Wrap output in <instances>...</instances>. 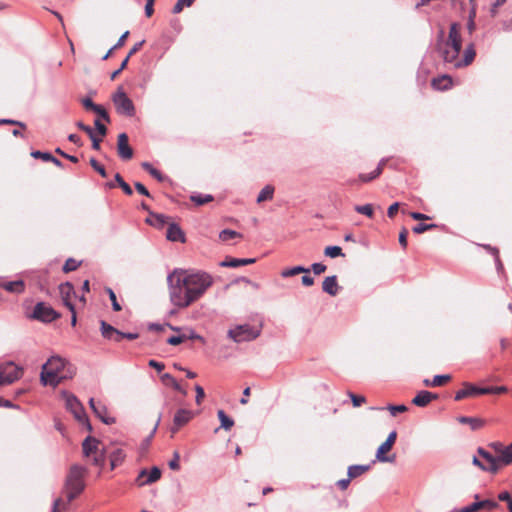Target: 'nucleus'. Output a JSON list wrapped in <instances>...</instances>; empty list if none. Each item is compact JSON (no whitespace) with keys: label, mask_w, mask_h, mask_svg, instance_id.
<instances>
[{"label":"nucleus","mask_w":512,"mask_h":512,"mask_svg":"<svg viewBox=\"0 0 512 512\" xmlns=\"http://www.w3.org/2000/svg\"><path fill=\"white\" fill-rule=\"evenodd\" d=\"M167 284L171 303L186 308L204 295L213 284V278L203 271L174 269L167 276Z\"/></svg>","instance_id":"1"},{"label":"nucleus","mask_w":512,"mask_h":512,"mask_svg":"<svg viewBox=\"0 0 512 512\" xmlns=\"http://www.w3.org/2000/svg\"><path fill=\"white\" fill-rule=\"evenodd\" d=\"M437 48L444 62L452 64L454 67H465L471 64L475 58L476 51L473 43L467 45L464 50L463 59H459L462 48V40L460 35V25L452 23L449 29L448 38L444 39L443 30L440 31Z\"/></svg>","instance_id":"2"},{"label":"nucleus","mask_w":512,"mask_h":512,"mask_svg":"<svg viewBox=\"0 0 512 512\" xmlns=\"http://www.w3.org/2000/svg\"><path fill=\"white\" fill-rule=\"evenodd\" d=\"M76 368L59 355L51 356L41 368L40 381L44 386L57 387L62 381L72 379Z\"/></svg>","instance_id":"3"},{"label":"nucleus","mask_w":512,"mask_h":512,"mask_svg":"<svg viewBox=\"0 0 512 512\" xmlns=\"http://www.w3.org/2000/svg\"><path fill=\"white\" fill-rule=\"evenodd\" d=\"M87 474V469L81 465L74 464L71 466L65 480L64 490L69 502L74 500L85 489L84 478Z\"/></svg>","instance_id":"4"},{"label":"nucleus","mask_w":512,"mask_h":512,"mask_svg":"<svg viewBox=\"0 0 512 512\" xmlns=\"http://www.w3.org/2000/svg\"><path fill=\"white\" fill-rule=\"evenodd\" d=\"M62 398L65 401V406L68 411H70L74 418L81 424H83L88 431H92V426L89 422V419L86 415L85 409L79 399L72 393L67 391H63L61 393Z\"/></svg>","instance_id":"5"},{"label":"nucleus","mask_w":512,"mask_h":512,"mask_svg":"<svg viewBox=\"0 0 512 512\" xmlns=\"http://www.w3.org/2000/svg\"><path fill=\"white\" fill-rule=\"evenodd\" d=\"M261 334V329L250 324L236 325L227 332V337L235 343L250 342L257 339Z\"/></svg>","instance_id":"6"},{"label":"nucleus","mask_w":512,"mask_h":512,"mask_svg":"<svg viewBox=\"0 0 512 512\" xmlns=\"http://www.w3.org/2000/svg\"><path fill=\"white\" fill-rule=\"evenodd\" d=\"M112 100L118 114L128 117L135 115V106L121 87L115 92Z\"/></svg>","instance_id":"7"},{"label":"nucleus","mask_w":512,"mask_h":512,"mask_svg":"<svg viewBox=\"0 0 512 512\" xmlns=\"http://www.w3.org/2000/svg\"><path fill=\"white\" fill-rule=\"evenodd\" d=\"M0 373L4 382L8 385L22 377L23 369L10 361L0 365Z\"/></svg>","instance_id":"8"},{"label":"nucleus","mask_w":512,"mask_h":512,"mask_svg":"<svg viewBox=\"0 0 512 512\" xmlns=\"http://www.w3.org/2000/svg\"><path fill=\"white\" fill-rule=\"evenodd\" d=\"M397 438L396 431L389 433L387 439L378 447L376 452V460L382 463H392L395 456H386L385 453L390 451Z\"/></svg>","instance_id":"9"},{"label":"nucleus","mask_w":512,"mask_h":512,"mask_svg":"<svg viewBox=\"0 0 512 512\" xmlns=\"http://www.w3.org/2000/svg\"><path fill=\"white\" fill-rule=\"evenodd\" d=\"M58 317L57 313L50 307L40 302L33 310V318L43 322H52Z\"/></svg>","instance_id":"10"},{"label":"nucleus","mask_w":512,"mask_h":512,"mask_svg":"<svg viewBox=\"0 0 512 512\" xmlns=\"http://www.w3.org/2000/svg\"><path fill=\"white\" fill-rule=\"evenodd\" d=\"M477 453L481 460L485 463V467H482V471L489 472L492 474L497 473V462L496 455L491 454L486 449L479 447Z\"/></svg>","instance_id":"11"},{"label":"nucleus","mask_w":512,"mask_h":512,"mask_svg":"<svg viewBox=\"0 0 512 512\" xmlns=\"http://www.w3.org/2000/svg\"><path fill=\"white\" fill-rule=\"evenodd\" d=\"M117 151L120 158L123 160H129L133 156V150L129 146L128 136L126 133H121L118 135L117 140Z\"/></svg>","instance_id":"12"},{"label":"nucleus","mask_w":512,"mask_h":512,"mask_svg":"<svg viewBox=\"0 0 512 512\" xmlns=\"http://www.w3.org/2000/svg\"><path fill=\"white\" fill-rule=\"evenodd\" d=\"M59 293L63 304L71 311L74 312V305L71 302L72 296L75 295V290L73 285L70 282H65L60 284Z\"/></svg>","instance_id":"13"},{"label":"nucleus","mask_w":512,"mask_h":512,"mask_svg":"<svg viewBox=\"0 0 512 512\" xmlns=\"http://www.w3.org/2000/svg\"><path fill=\"white\" fill-rule=\"evenodd\" d=\"M89 406L94 412V414L105 424H112L115 422V419L109 417L107 415V408L104 404L100 402H95L93 398L89 400Z\"/></svg>","instance_id":"14"},{"label":"nucleus","mask_w":512,"mask_h":512,"mask_svg":"<svg viewBox=\"0 0 512 512\" xmlns=\"http://www.w3.org/2000/svg\"><path fill=\"white\" fill-rule=\"evenodd\" d=\"M487 392H488V390H484L483 388H479L472 384L465 383L464 387L456 392L455 400L460 401L467 397L484 395Z\"/></svg>","instance_id":"15"},{"label":"nucleus","mask_w":512,"mask_h":512,"mask_svg":"<svg viewBox=\"0 0 512 512\" xmlns=\"http://www.w3.org/2000/svg\"><path fill=\"white\" fill-rule=\"evenodd\" d=\"M161 477V470L158 467H153L149 472L142 470L138 476L140 486L152 484L159 480Z\"/></svg>","instance_id":"16"},{"label":"nucleus","mask_w":512,"mask_h":512,"mask_svg":"<svg viewBox=\"0 0 512 512\" xmlns=\"http://www.w3.org/2000/svg\"><path fill=\"white\" fill-rule=\"evenodd\" d=\"M100 441L92 436H88L82 442V451L85 457H92L100 450Z\"/></svg>","instance_id":"17"},{"label":"nucleus","mask_w":512,"mask_h":512,"mask_svg":"<svg viewBox=\"0 0 512 512\" xmlns=\"http://www.w3.org/2000/svg\"><path fill=\"white\" fill-rule=\"evenodd\" d=\"M498 506L499 505L497 502L490 499H485L481 501H476L466 507H463L459 509L457 512H477L479 509L482 508L496 509Z\"/></svg>","instance_id":"18"},{"label":"nucleus","mask_w":512,"mask_h":512,"mask_svg":"<svg viewBox=\"0 0 512 512\" xmlns=\"http://www.w3.org/2000/svg\"><path fill=\"white\" fill-rule=\"evenodd\" d=\"M497 472L504 466L512 463V443L502 449L498 455H496Z\"/></svg>","instance_id":"19"},{"label":"nucleus","mask_w":512,"mask_h":512,"mask_svg":"<svg viewBox=\"0 0 512 512\" xmlns=\"http://www.w3.org/2000/svg\"><path fill=\"white\" fill-rule=\"evenodd\" d=\"M436 398L437 395L432 394L429 391L422 390L412 399V403L418 407H425Z\"/></svg>","instance_id":"20"},{"label":"nucleus","mask_w":512,"mask_h":512,"mask_svg":"<svg viewBox=\"0 0 512 512\" xmlns=\"http://www.w3.org/2000/svg\"><path fill=\"white\" fill-rule=\"evenodd\" d=\"M255 258H231L227 257L225 260L220 262L221 267L237 268L243 265H249L255 263Z\"/></svg>","instance_id":"21"},{"label":"nucleus","mask_w":512,"mask_h":512,"mask_svg":"<svg viewBox=\"0 0 512 512\" xmlns=\"http://www.w3.org/2000/svg\"><path fill=\"white\" fill-rule=\"evenodd\" d=\"M193 418V412L188 409H179L176 411L173 423L175 426H184Z\"/></svg>","instance_id":"22"},{"label":"nucleus","mask_w":512,"mask_h":512,"mask_svg":"<svg viewBox=\"0 0 512 512\" xmlns=\"http://www.w3.org/2000/svg\"><path fill=\"white\" fill-rule=\"evenodd\" d=\"M322 289L325 293L331 296L337 295L339 291V286L337 284L336 276L333 275L326 277L322 283Z\"/></svg>","instance_id":"23"},{"label":"nucleus","mask_w":512,"mask_h":512,"mask_svg":"<svg viewBox=\"0 0 512 512\" xmlns=\"http://www.w3.org/2000/svg\"><path fill=\"white\" fill-rule=\"evenodd\" d=\"M452 84V78L448 75H442L432 80V87L440 91L451 88Z\"/></svg>","instance_id":"24"},{"label":"nucleus","mask_w":512,"mask_h":512,"mask_svg":"<svg viewBox=\"0 0 512 512\" xmlns=\"http://www.w3.org/2000/svg\"><path fill=\"white\" fill-rule=\"evenodd\" d=\"M101 332L103 337L109 340H115L116 342H119V335L120 331L115 329L110 324L106 323L105 321H101Z\"/></svg>","instance_id":"25"},{"label":"nucleus","mask_w":512,"mask_h":512,"mask_svg":"<svg viewBox=\"0 0 512 512\" xmlns=\"http://www.w3.org/2000/svg\"><path fill=\"white\" fill-rule=\"evenodd\" d=\"M166 236H167V239L170 241H174V242H176V241L184 242L185 241L183 231L176 224L169 225V227L167 229Z\"/></svg>","instance_id":"26"},{"label":"nucleus","mask_w":512,"mask_h":512,"mask_svg":"<svg viewBox=\"0 0 512 512\" xmlns=\"http://www.w3.org/2000/svg\"><path fill=\"white\" fill-rule=\"evenodd\" d=\"M126 457L124 451L120 448L114 450L110 454V466L111 469H115L117 466L121 465Z\"/></svg>","instance_id":"27"},{"label":"nucleus","mask_w":512,"mask_h":512,"mask_svg":"<svg viewBox=\"0 0 512 512\" xmlns=\"http://www.w3.org/2000/svg\"><path fill=\"white\" fill-rule=\"evenodd\" d=\"M2 287L8 292L22 293L24 291V282L22 280L10 281L3 283Z\"/></svg>","instance_id":"28"},{"label":"nucleus","mask_w":512,"mask_h":512,"mask_svg":"<svg viewBox=\"0 0 512 512\" xmlns=\"http://www.w3.org/2000/svg\"><path fill=\"white\" fill-rule=\"evenodd\" d=\"M275 188L268 184L258 194L257 203H262L267 200H272L274 196Z\"/></svg>","instance_id":"29"},{"label":"nucleus","mask_w":512,"mask_h":512,"mask_svg":"<svg viewBox=\"0 0 512 512\" xmlns=\"http://www.w3.org/2000/svg\"><path fill=\"white\" fill-rule=\"evenodd\" d=\"M147 223L152 226L161 228L166 223V217L163 214H157L150 212L149 217L147 218Z\"/></svg>","instance_id":"30"},{"label":"nucleus","mask_w":512,"mask_h":512,"mask_svg":"<svg viewBox=\"0 0 512 512\" xmlns=\"http://www.w3.org/2000/svg\"><path fill=\"white\" fill-rule=\"evenodd\" d=\"M370 469V465H352L348 467L349 478H356Z\"/></svg>","instance_id":"31"},{"label":"nucleus","mask_w":512,"mask_h":512,"mask_svg":"<svg viewBox=\"0 0 512 512\" xmlns=\"http://www.w3.org/2000/svg\"><path fill=\"white\" fill-rule=\"evenodd\" d=\"M217 416L221 422L220 428L230 430L234 425V420L230 418L223 410H218Z\"/></svg>","instance_id":"32"},{"label":"nucleus","mask_w":512,"mask_h":512,"mask_svg":"<svg viewBox=\"0 0 512 512\" xmlns=\"http://www.w3.org/2000/svg\"><path fill=\"white\" fill-rule=\"evenodd\" d=\"M309 272H310L309 268H305L303 266H295V267L284 269L281 272V276L283 278H288V277L295 276L299 273H309Z\"/></svg>","instance_id":"33"},{"label":"nucleus","mask_w":512,"mask_h":512,"mask_svg":"<svg viewBox=\"0 0 512 512\" xmlns=\"http://www.w3.org/2000/svg\"><path fill=\"white\" fill-rule=\"evenodd\" d=\"M213 199H214L213 196L210 194L198 193V194H192L190 196V200L198 206L209 203V202L213 201Z\"/></svg>","instance_id":"34"},{"label":"nucleus","mask_w":512,"mask_h":512,"mask_svg":"<svg viewBox=\"0 0 512 512\" xmlns=\"http://www.w3.org/2000/svg\"><path fill=\"white\" fill-rule=\"evenodd\" d=\"M459 422L465 423V424H470V426H471V428L473 430L480 429L484 425V421L482 419H480V418H473V417H466V416L460 417L459 418Z\"/></svg>","instance_id":"35"},{"label":"nucleus","mask_w":512,"mask_h":512,"mask_svg":"<svg viewBox=\"0 0 512 512\" xmlns=\"http://www.w3.org/2000/svg\"><path fill=\"white\" fill-rule=\"evenodd\" d=\"M106 462V453L104 449H100L97 454L92 456L93 465L103 468Z\"/></svg>","instance_id":"36"},{"label":"nucleus","mask_w":512,"mask_h":512,"mask_svg":"<svg viewBox=\"0 0 512 512\" xmlns=\"http://www.w3.org/2000/svg\"><path fill=\"white\" fill-rule=\"evenodd\" d=\"M242 235L238 233L237 231L230 230V229H224L219 233V239L223 242H226L230 239L234 238H241Z\"/></svg>","instance_id":"37"},{"label":"nucleus","mask_w":512,"mask_h":512,"mask_svg":"<svg viewBox=\"0 0 512 512\" xmlns=\"http://www.w3.org/2000/svg\"><path fill=\"white\" fill-rule=\"evenodd\" d=\"M142 167L144 170H146L152 177L156 178L159 182H162L164 180L163 175L160 171L155 169L150 163L143 162Z\"/></svg>","instance_id":"38"},{"label":"nucleus","mask_w":512,"mask_h":512,"mask_svg":"<svg viewBox=\"0 0 512 512\" xmlns=\"http://www.w3.org/2000/svg\"><path fill=\"white\" fill-rule=\"evenodd\" d=\"M161 381L167 386H172L175 390H180V384L177 380L169 373H165L161 376Z\"/></svg>","instance_id":"39"},{"label":"nucleus","mask_w":512,"mask_h":512,"mask_svg":"<svg viewBox=\"0 0 512 512\" xmlns=\"http://www.w3.org/2000/svg\"><path fill=\"white\" fill-rule=\"evenodd\" d=\"M355 211L359 214L365 215L369 218H372L374 215L373 207L371 204H365V205H356L354 207Z\"/></svg>","instance_id":"40"},{"label":"nucleus","mask_w":512,"mask_h":512,"mask_svg":"<svg viewBox=\"0 0 512 512\" xmlns=\"http://www.w3.org/2000/svg\"><path fill=\"white\" fill-rule=\"evenodd\" d=\"M324 255L330 258H336L339 256H344L341 247L339 246H328L324 250Z\"/></svg>","instance_id":"41"},{"label":"nucleus","mask_w":512,"mask_h":512,"mask_svg":"<svg viewBox=\"0 0 512 512\" xmlns=\"http://www.w3.org/2000/svg\"><path fill=\"white\" fill-rule=\"evenodd\" d=\"M194 0H177L174 5L172 12L174 14L180 13L184 7H190L193 4Z\"/></svg>","instance_id":"42"},{"label":"nucleus","mask_w":512,"mask_h":512,"mask_svg":"<svg viewBox=\"0 0 512 512\" xmlns=\"http://www.w3.org/2000/svg\"><path fill=\"white\" fill-rule=\"evenodd\" d=\"M81 262L73 259V258H69L66 260L64 266H63V271L65 273H68V272H71V271H74L78 268V266L80 265Z\"/></svg>","instance_id":"43"},{"label":"nucleus","mask_w":512,"mask_h":512,"mask_svg":"<svg viewBox=\"0 0 512 512\" xmlns=\"http://www.w3.org/2000/svg\"><path fill=\"white\" fill-rule=\"evenodd\" d=\"M115 181L118 183V185L122 188L125 194L131 195L133 193L131 187L123 180L121 175L117 173L115 175Z\"/></svg>","instance_id":"44"},{"label":"nucleus","mask_w":512,"mask_h":512,"mask_svg":"<svg viewBox=\"0 0 512 512\" xmlns=\"http://www.w3.org/2000/svg\"><path fill=\"white\" fill-rule=\"evenodd\" d=\"M437 225L436 224H423V223H420V224H417L416 226L413 227V232L415 234H422L428 230H431V229H434L436 228Z\"/></svg>","instance_id":"45"},{"label":"nucleus","mask_w":512,"mask_h":512,"mask_svg":"<svg viewBox=\"0 0 512 512\" xmlns=\"http://www.w3.org/2000/svg\"><path fill=\"white\" fill-rule=\"evenodd\" d=\"M483 248H485L487 251H489L491 254L495 256V262L497 265V269L500 270L502 268V263L499 258V251L496 247H492L491 245H482Z\"/></svg>","instance_id":"46"},{"label":"nucleus","mask_w":512,"mask_h":512,"mask_svg":"<svg viewBox=\"0 0 512 512\" xmlns=\"http://www.w3.org/2000/svg\"><path fill=\"white\" fill-rule=\"evenodd\" d=\"M451 379L450 375H436L431 380L432 387H437L443 385L445 382Z\"/></svg>","instance_id":"47"},{"label":"nucleus","mask_w":512,"mask_h":512,"mask_svg":"<svg viewBox=\"0 0 512 512\" xmlns=\"http://www.w3.org/2000/svg\"><path fill=\"white\" fill-rule=\"evenodd\" d=\"M379 175H380V169H375L374 171H372V172H371V173H369V174L361 173V174L359 175V179H360V181H362V182H369V181H372V180H374L375 178H377Z\"/></svg>","instance_id":"48"},{"label":"nucleus","mask_w":512,"mask_h":512,"mask_svg":"<svg viewBox=\"0 0 512 512\" xmlns=\"http://www.w3.org/2000/svg\"><path fill=\"white\" fill-rule=\"evenodd\" d=\"M386 409L390 411L392 416H396L397 413L406 412L408 408L404 404H401V405H388Z\"/></svg>","instance_id":"49"},{"label":"nucleus","mask_w":512,"mask_h":512,"mask_svg":"<svg viewBox=\"0 0 512 512\" xmlns=\"http://www.w3.org/2000/svg\"><path fill=\"white\" fill-rule=\"evenodd\" d=\"M90 165L96 170L102 177H107L106 170L104 166L100 165L95 158L90 159Z\"/></svg>","instance_id":"50"},{"label":"nucleus","mask_w":512,"mask_h":512,"mask_svg":"<svg viewBox=\"0 0 512 512\" xmlns=\"http://www.w3.org/2000/svg\"><path fill=\"white\" fill-rule=\"evenodd\" d=\"M179 459H180V454L177 451H175L173 453V458L168 463L169 468L171 470L177 471L180 469Z\"/></svg>","instance_id":"51"},{"label":"nucleus","mask_w":512,"mask_h":512,"mask_svg":"<svg viewBox=\"0 0 512 512\" xmlns=\"http://www.w3.org/2000/svg\"><path fill=\"white\" fill-rule=\"evenodd\" d=\"M349 397H350L354 407H359L363 403L366 402V398L364 396L356 395L351 392L349 393Z\"/></svg>","instance_id":"52"},{"label":"nucleus","mask_w":512,"mask_h":512,"mask_svg":"<svg viewBox=\"0 0 512 512\" xmlns=\"http://www.w3.org/2000/svg\"><path fill=\"white\" fill-rule=\"evenodd\" d=\"M107 292L109 294V298L111 300L113 310L114 311H120L121 310V306H120V304L117 301L116 294L114 293V291L111 288H108Z\"/></svg>","instance_id":"53"},{"label":"nucleus","mask_w":512,"mask_h":512,"mask_svg":"<svg viewBox=\"0 0 512 512\" xmlns=\"http://www.w3.org/2000/svg\"><path fill=\"white\" fill-rule=\"evenodd\" d=\"M31 156L34 158H41L42 160L48 162L52 159V154L48 152L34 151L31 153Z\"/></svg>","instance_id":"54"},{"label":"nucleus","mask_w":512,"mask_h":512,"mask_svg":"<svg viewBox=\"0 0 512 512\" xmlns=\"http://www.w3.org/2000/svg\"><path fill=\"white\" fill-rule=\"evenodd\" d=\"M484 390H488L486 394H501L507 391L505 386H497V387H483Z\"/></svg>","instance_id":"55"},{"label":"nucleus","mask_w":512,"mask_h":512,"mask_svg":"<svg viewBox=\"0 0 512 512\" xmlns=\"http://www.w3.org/2000/svg\"><path fill=\"white\" fill-rule=\"evenodd\" d=\"M186 339V336L180 335V336H171L167 339V343L170 345H179Z\"/></svg>","instance_id":"56"},{"label":"nucleus","mask_w":512,"mask_h":512,"mask_svg":"<svg viewBox=\"0 0 512 512\" xmlns=\"http://www.w3.org/2000/svg\"><path fill=\"white\" fill-rule=\"evenodd\" d=\"M82 105L85 109L94 111L97 109L98 104H95L90 98H84L82 100Z\"/></svg>","instance_id":"57"},{"label":"nucleus","mask_w":512,"mask_h":512,"mask_svg":"<svg viewBox=\"0 0 512 512\" xmlns=\"http://www.w3.org/2000/svg\"><path fill=\"white\" fill-rule=\"evenodd\" d=\"M196 391V403L200 404L205 397L204 389L200 385L195 386Z\"/></svg>","instance_id":"58"},{"label":"nucleus","mask_w":512,"mask_h":512,"mask_svg":"<svg viewBox=\"0 0 512 512\" xmlns=\"http://www.w3.org/2000/svg\"><path fill=\"white\" fill-rule=\"evenodd\" d=\"M93 112H95L96 114H98L101 118H103L105 121L109 122L110 121V118H109V115L108 113L106 112V110L101 106V105H97V109L94 110Z\"/></svg>","instance_id":"59"},{"label":"nucleus","mask_w":512,"mask_h":512,"mask_svg":"<svg viewBox=\"0 0 512 512\" xmlns=\"http://www.w3.org/2000/svg\"><path fill=\"white\" fill-rule=\"evenodd\" d=\"M311 268L316 275H320L326 270V266L322 263H313Z\"/></svg>","instance_id":"60"},{"label":"nucleus","mask_w":512,"mask_h":512,"mask_svg":"<svg viewBox=\"0 0 512 512\" xmlns=\"http://www.w3.org/2000/svg\"><path fill=\"white\" fill-rule=\"evenodd\" d=\"M400 204L398 202H395L391 204L387 210V215L389 218H393L395 214L397 213L399 209Z\"/></svg>","instance_id":"61"},{"label":"nucleus","mask_w":512,"mask_h":512,"mask_svg":"<svg viewBox=\"0 0 512 512\" xmlns=\"http://www.w3.org/2000/svg\"><path fill=\"white\" fill-rule=\"evenodd\" d=\"M144 43H145V40H141V41L137 42L131 48V50L129 51V53H128L126 58H128V60H129L132 55H134L136 52H138L141 49V47L143 46Z\"/></svg>","instance_id":"62"},{"label":"nucleus","mask_w":512,"mask_h":512,"mask_svg":"<svg viewBox=\"0 0 512 512\" xmlns=\"http://www.w3.org/2000/svg\"><path fill=\"white\" fill-rule=\"evenodd\" d=\"M94 125H95V128L97 129V131L99 132V134L101 136H105L106 133H107V128L105 127V125H103L100 120L96 119L94 121Z\"/></svg>","instance_id":"63"},{"label":"nucleus","mask_w":512,"mask_h":512,"mask_svg":"<svg viewBox=\"0 0 512 512\" xmlns=\"http://www.w3.org/2000/svg\"><path fill=\"white\" fill-rule=\"evenodd\" d=\"M135 188H136V190H137L140 194H142V195H144V196H146V197H150V193H149V191L146 189V187H145L142 183H140V182H136V183H135Z\"/></svg>","instance_id":"64"}]
</instances>
